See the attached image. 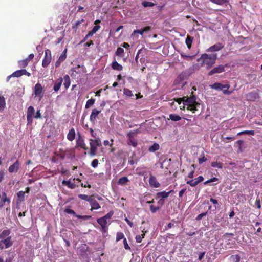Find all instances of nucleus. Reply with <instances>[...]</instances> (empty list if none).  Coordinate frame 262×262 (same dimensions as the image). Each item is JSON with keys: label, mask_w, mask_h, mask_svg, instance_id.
Returning <instances> with one entry per match:
<instances>
[{"label": "nucleus", "mask_w": 262, "mask_h": 262, "mask_svg": "<svg viewBox=\"0 0 262 262\" xmlns=\"http://www.w3.org/2000/svg\"><path fill=\"white\" fill-rule=\"evenodd\" d=\"M217 59V55L216 53L207 54H203L201 55L200 59L202 60V66L206 65L207 69H210L215 63Z\"/></svg>", "instance_id": "f257e3e1"}, {"label": "nucleus", "mask_w": 262, "mask_h": 262, "mask_svg": "<svg viewBox=\"0 0 262 262\" xmlns=\"http://www.w3.org/2000/svg\"><path fill=\"white\" fill-rule=\"evenodd\" d=\"M186 99H184L183 107L184 106H187V109L191 111L193 113H195L198 110V107L200 106V103L196 101V97L194 95L190 97H186Z\"/></svg>", "instance_id": "f03ea898"}, {"label": "nucleus", "mask_w": 262, "mask_h": 262, "mask_svg": "<svg viewBox=\"0 0 262 262\" xmlns=\"http://www.w3.org/2000/svg\"><path fill=\"white\" fill-rule=\"evenodd\" d=\"M230 87V84H222L221 83L215 82L211 85V88L216 90H222L223 93L225 95H230L232 93V91H229L228 89Z\"/></svg>", "instance_id": "7ed1b4c3"}, {"label": "nucleus", "mask_w": 262, "mask_h": 262, "mask_svg": "<svg viewBox=\"0 0 262 262\" xmlns=\"http://www.w3.org/2000/svg\"><path fill=\"white\" fill-rule=\"evenodd\" d=\"M52 60L51 52L49 49L45 50V56L42 61V66L43 68L47 67Z\"/></svg>", "instance_id": "20e7f679"}, {"label": "nucleus", "mask_w": 262, "mask_h": 262, "mask_svg": "<svg viewBox=\"0 0 262 262\" xmlns=\"http://www.w3.org/2000/svg\"><path fill=\"white\" fill-rule=\"evenodd\" d=\"M78 137L76 140V146L80 147V148L85 150H88V147L85 145L83 138L79 133H78Z\"/></svg>", "instance_id": "39448f33"}, {"label": "nucleus", "mask_w": 262, "mask_h": 262, "mask_svg": "<svg viewBox=\"0 0 262 262\" xmlns=\"http://www.w3.org/2000/svg\"><path fill=\"white\" fill-rule=\"evenodd\" d=\"M246 98L247 100L254 101L259 98V94L256 91H253L250 93H248L246 95Z\"/></svg>", "instance_id": "423d86ee"}, {"label": "nucleus", "mask_w": 262, "mask_h": 262, "mask_svg": "<svg viewBox=\"0 0 262 262\" xmlns=\"http://www.w3.org/2000/svg\"><path fill=\"white\" fill-rule=\"evenodd\" d=\"M228 67V65L226 64L225 66H219L217 67H215L212 69L209 73L208 75L211 76L215 73H221L225 71V67Z\"/></svg>", "instance_id": "0eeeda50"}, {"label": "nucleus", "mask_w": 262, "mask_h": 262, "mask_svg": "<svg viewBox=\"0 0 262 262\" xmlns=\"http://www.w3.org/2000/svg\"><path fill=\"white\" fill-rule=\"evenodd\" d=\"M42 92H43V88L41 86V84L37 83L35 84L34 87V94L35 96H38L40 97V99L42 97Z\"/></svg>", "instance_id": "6e6552de"}, {"label": "nucleus", "mask_w": 262, "mask_h": 262, "mask_svg": "<svg viewBox=\"0 0 262 262\" xmlns=\"http://www.w3.org/2000/svg\"><path fill=\"white\" fill-rule=\"evenodd\" d=\"M64 212L68 214H71L75 216L78 219H82L84 220L89 219L91 217V216L89 215H77L75 213V212L70 208H66L64 210Z\"/></svg>", "instance_id": "1a4fd4ad"}, {"label": "nucleus", "mask_w": 262, "mask_h": 262, "mask_svg": "<svg viewBox=\"0 0 262 262\" xmlns=\"http://www.w3.org/2000/svg\"><path fill=\"white\" fill-rule=\"evenodd\" d=\"M203 180H204L203 177L202 176H200L194 180H191L187 181L186 183L187 184H189L192 187H195L199 183L202 182Z\"/></svg>", "instance_id": "9d476101"}, {"label": "nucleus", "mask_w": 262, "mask_h": 262, "mask_svg": "<svg viewBox=\"0 0 262 262\" xmlns=\"http://www.w3.org/2000/svg\"><path fill=\"white\" fill-rule=\"evenodd\" d=\"M67 49H65L62 52L60 56H59L58 59L56 61L55 63V67L56 68L58 67L60 63L63 62L67 58Z\"/></svg>", "instance_id": "9b49d317"}, {"label": "nucleus", "mask_w": 262, "mask_h": 262, "mask_svg": "<svg viewBox=\"0 0 262 262\" xmlns=\"http://www.w3.org/2000/svg\"><path fill=\"white\" fill-rule=\"evenodd\" d=\"M149 183L150 186L154 188H158L160 186V184L157 181L156 178L151 174H150Z\"/></svg>", "instance_id": "f8f14e48"}, {"label": "nucleus", "mask_w": 262, "mask_h": 262, "mask_svg": "<svg viewBox=\"0 0 262 262\" xmlns=\"http://www.w3.org/2000/svg\"><path fill=\"white\" fill-rule=\"evenodd\" d=\"M20 163L18 160H16L12 165H10L8 168V171L10 173L17 172L19 168Z\"/></svg>", "instance_id": "ddd939ff"}, {"label": "nucleus", "mask_w": 262, "mask_h": 262, "mask_svg": "<svg viewBox=\"0 0 262 262\" xmlns=\"http://www.w3.org/2000/svg\"><path fill=\"white\" fill-rule=\"evenodd\" d=\"M223 46L221 43H217L216 44H215L212 46H211L210 48H209L206 51L207 52H215V51H218L220 50H221L223 48Z\"/></svg>", "instance_id": "4468645a"}, {"label": "nucleus", "mask_w": 262, "mask_h": 262, "mask_svg": "<svg viewBox=\"0 0 262 262\" xmlns=\"http://www.w3.org/2000/svg\"><path fill=\"white\" fill-rule=\"evenodd\" d=\"M101 112V111H98L96 108L93 109L91 114L90 117V120L94 123L96 121L97 117H98L99 113Z\"/></svg>", "instance_id": "2eb2a0df"}, {"label": "nucleus", "mask_w": 262, "mask_h": 262, "mask_svg": "<svg viewBox=\"0 0 262 262\" xmlns=\"http://www.w3.org/2000/svg\"><path fill=\"white\" fill-rule=\"evenodd\" d=\"M2 240L4 243L5 249L10 247L13 245V241L11 236L7 237V238L2 239Z\"/></svg>", "instance_id": "dca6fc26"}, {"label": "nucleus", "mask_w": 262, "mask_h": 262, "mask_svg": "<svg viewBox=\"0 0 262 262\" xmlns=\"http://www.w3.org/2000/svg\"><path fill=\"white\" fill-rule=\"evenodd\" d=\"M90 204L91 206V210L94 209L97 210L100 208V206L98 202L93 197L92 200H90Z\"/></svg>", "instance_id": "f3484780"}, {"label": "nucleus", "mask_w": 262, "mask_h": 262, "mask_svg": "<svg viewBox=\"0 0 262 262\" xmlns=\"http://www.w3.org/2000/svg\"><path fill=\"white\" fill-rule=\"evenodd\" d=\"M63 80L62 78H59L55 81L54 84L53 90L55 92H57L60 88Z\"/></svg>", "instance_id": "a211bd4d"}, {"label": "nucleus", "mask_w": 262, "mask_h": 262, "mask_svg": "<svg viewBox=\"0 0 262 262\" xmlns=\"http://www.w3.org/2000/svg\"><path fill=\"white\" fill-rule=\"evenodd\" d=\"M75 131L74 128H71L67 134V139L70 141H73L75 138Z\"/></svg>", "instance_id": "6ab92c4d"}, {"label": "nucleus", "mask_w": 262, "mask_h": 262, "mask_svg": "<svg viewBox=\"0 0 262 262\" xmlns=\"http://www.w3.org/2000/svg\"><path fill=\"white\" fill-rule=\"evenodd\" d=\"M92 143L93 142H90V150L89 152V155L91 157L95 156L96 155V151L98 147Z\"/></svg>", "instance_id": "aec40b11"}, {"label": "nucleus", "mask_w": 262, "mask_h": 262, "mask_svg": "<svg viewBox=\"0 0 262 262\" xmlns=\"http://www.w3.org/2000/svg\"><path fill=\"white\" fill-rule=\"evenodd\" d=\"M151 30V27L146 26L144 27L143 29L141 30H136L133 31V34H135L136 33H139L140 35H143L144 32L149 31Z\"/></svg>", "instance_id": "412c9836"}, {"label": "nucleus", "mask_w": 262, "mask_h": 262, "mask_svg": "<svg viewBox=\"0 0 262 262\" xmlns=\"http://www.w3.org/2000/svg\"><path fill=\"white\" fill-rule=\"evenodd\" d=\"M10 199L9 198H1L0 200V208H3L5 205L9 206L10 204Z\"/></svg>", "instance_id": "4be33fe9"}, {"label": "nucleus", "mask_w": 262, "mask_h": 262, "mask_svg": "<svg viewBox=\"0 0 262 262\" xmlns=\"http://www.w3.org/2000/svg\"><path fill=\"white\" fill-rule=\"evenodd\" d=\"M111 67L114 70L118 71H122L123 70V67L118 63L116 61H113L112 63Z\"/></svg>", "instance_id": "5701e85b"}, {"label": "nucleus", "mask_w": 262, "mask_h": 262, "mask_svg": "<svg viewBox=\"0 0 262 262\" xmlns=\"http://www.w3.org/2000/svg\"><path fill=\"white\" fill-rule=\"evenodd\" d=\"M62 184L67 186L70 189H74L76 187V185L74 183H71L70 180H63L62 182Z\"/></svg>", "instance_id": "b1692460"}, {"label": "nucleus", "mask_w": 262, "mask_h": 262, "mask_svg": "<svg viewBox=\"0 0 262 262\" xmlns=\"http://www.w3.org/2000/svg\"><path fill=\"white\" fill-rule=\"evenodd\" d=\"M160 146L159 144L157 143H154L151 146H150L148 148V151L150 152H154L156 151H157L159 149Z\"/></svg>", "instance_id": "393cba45"}, {"label": "nucleus", "mask_w": 262, "mask_h": 262, "mask_svg": "<svg viewBox=\"0 0 262 262\" xmlns=\"http://www.w3.org/2000/svg\"><path fill=\"white\" fill-rule=\"evenodd\" d=\"M168 196V193H167L166 191H161L158 192L156 194L157 199H163L164 198H166Z\"/></svg>", "instance_id": "a878e982"}, {"label": "nucleus", "mask_w": 262, "mask_h": 262, "mask_svg": "<svg viewBox=\"0 0 262 262\" xmlns=\"http://www.w3.org/2000/svg\"><path fill=\"white\" fill-rule=\"evenodd\" d=\"M90 142H93L92 144L98 147H100L102 146L101 139L99 137L96 138L95 139H90Z\"/></svg>", "instance_id": "bb28decb"}, {"label": "nucleus", "mask_w": 262, "mask_h": 262, "mask_svg": "<svg viewBox=\"0 0 262 262\" xmlns=\"http://www.w3.org/2000/svg\"><path fill=\"white\" fill-rule=\"evenodd\" d=\"M10 234V231L9 229L4 230L0 234V239H5Z\"/></svg>", "instance_id": "cd10ccee"}, {"label": "nucleus", "mask_w": 262, "mask_h": 262, "mask_svg": "<svg viewBox=\"0 0 262 262\" xmlns=\"http://www.w3.org/2000/svg\"><path fill=\"white\" fill-rule=\"evenodd\" d=\"M97 221V223L101 226V227H104L105 226H107V221L103 217L98 219Z\"/></svg>", "instance_id": "c85d7f7f"}, {"label": "nucleus", "mask_w": 262, "mask_h": 262, "mask_svg": "<svg viewBox=\"0 0 262 262\" xmlns=\"http://www.w3.org/2000/svg\"><path fill=\"white\" fill-rule=\"evenodd\" d=\"M22 76V74L20 70L13 72L11 75L7 77V81H9L10 78L12 77H20Z\"/></svg>", "instance_id": "c756f323"}, {"label": "nucleus", "mask_w": 262, "mask_h": 262, "mask_svg": "<svg viewBox=\"0 0 262 262\" xmlns=\"http://www.w3.org/2000/svg\"><path fill=\"white\" fill-rule=\"evenodd\" d=\"M129 181L128 179L126 177H123L120 178L118 181V184L121 185H125L127 182Z\"/></svg>", "instance_id": "7c9ffc66"}, {"label": "nucleus", "mask_w": 262, "mask_h": 262, "mask_svg": "<svg viewBox=\"0 0 262 262\" xmlns=\"http://www.w3.org/2000/svg\"><path fill=\"white\" fill-rule=\"evenodd\" d=\"M193 37L187 35L186 38L185 43L189 49L191 47V45L193 41Z\"/></svg>", "instance_id": "2f4dec72"}, {"label": "nucleus", "mask_w": 262, "mask_h": 262, "mask_svg": "<svg viewBox=\"0 0 262 262\" xmlns=\"http://www.w3.org/2000/svg\"><path fill=\"white\" fill-rule=\"evenodd\" d=\"M63 79L64 80V86L65 88L67 89L70 86L71 83L70 77L68 75H66L64 76Z\"/></svg>", "instance_id": "473e14b6"}, {"label": "nucleus", "mask_w": 262, "mask_h": 262, "mask_svg": "<svg viewBox=\"0 0 262 262\" xmlns=\"http://www.w3.org/2000/svg\"><path fill=\"white\" fill-rule=\"evenodd\" d=\"M28 63L29 62L25 59L18 61V64L19 68H24L27 66Z\"/></svg>", "instance_id": "72a5a7b5"}, {"label": "nucleus", "mask_w": 262, "mask_h": 262, "mask_svg": "<svg viewBox=\"0 0 262 262\" xmlns=\"http://www.w3.org/2000/svg\"><path fill=\"white\" fill-rule=\"evenodd\" d=\"M169 118H170V119H171L172 121H179L181 119V117L179 115L175 114H170Z\"/></svg>", "instance_id": "f704fd0d"}, {"label": "nucleus", "mask_w": 262, "mask_h": 262, "mask_svg": "<svg viewBox=\"0 0 262 262\" xmlns=\"http://www.w3.org/2000/svg\"><path fill=\"white\" fill-rule=\"evenodd\" d=\"M78 197L81 199L88 201L90 203V200H92L93 196H88V195L86 194H79L78 195Z\"/></svg>", "instance_id": "c9c22d12"}, {"label": "nucleus", "mask_w": 262, "mask_h": 262, "mask_svg": "<svg viewBox=\"0 0 262 262\" xmlns=\"http://www.w3.org/2000/svg\"><path fill=\"white\" fill-rule=\"evenodd\" d=\"M212 3L219 5H222L225 3L229 2V0H210Z\"/></svg>", "instance_id": "e433bc0d"}, {"label": "nucleus", "mask_w": 262, "mask_h": 262, "mask_svg": "<svg viewBox=\"0 0 262 262\" xmlns=\"http://www.w3.org/2000/svg\"><path fill=\"white\" fill-rule=\"evenodd\" d=\"M249 135L253 136L255 134V132L254 130H243L239 132L237 134V135Z\"/></svg>", "instance_id": "4c0bfd02"}, {"label": "nucleus", "mask_w": 262, "mask_h": 262, "mask_svg": "<svg viewBox=\"0 0 262 262\" xmlns=\"http://www.w3.org/2000/svg\"><path fill=\"white\" fill-rule=\"evenodd\" d=\"M124 50L123 48L121 47H118L117 49V50L115 52V54L117 56L123 57V53H124Z\"/></svg>", "instance_id": "58836bf2"}, {"label": "nucleus", "mask_w": 262, "mask_h": 262, "mask_svg": "<svg viewBox=\"0 0 262 262\" xmlns=\"http://www.w3.org/2000/svg\"><path fill=\"white\" fill-rule=\"evenodd\" d=\"M25 192L23 191H19L17 193L18 199L20 201H24L25 199Z\"/></svg>", "instance_id": "ea45409f"}, {"label": "nucleus", "mask_w": 262, "mask_h": 262, "mask_svg": "<svg viewBox=\"0 0 262 262\" xmlns=\"http://www.w3.org/2000/svg\"><path fill=\"white\" fill-rule=\"evenodd\" d=\"M6 105L5 99L3 96L0 95V110L4 109Z\"/></svg>", "instance_id": "a19ab883"}, {"label": "nucleus", "mask_w": 262, "mask_h": 262, "mask_svg": "<svg viewBox=\"0 0 262 262\" xmlns=\"http://www.w3.org/2000/svg\"><path fill=\"white\" fill-rule=\"evenodd\" d=\"M123 94L127 97H132L133 96L132 91L127 88L123 89Z\"/></svg>", "instance_id": "79ce46f5"}, {"label": "nucleus", "mask_w": 262, "mask_h": 262, "mask_svg": "<svg viewBox=\"0 0 262 262\" xmlns=\"http://www.w3.org/2000/svg\"><path fill=\"white\" fill-rule=\"evenodd\" d=\"M211 165L213 167H217L219 169L223 168V163L221 162H213Z\"/></svg>", "instance_id": "37998d69"}, {"label": "nucleus", "mask_w": 262, "mask_h": 262, "mask_svg": "<svg viewBox=\"0 0 262 262\" xmlns=\"http://www.w3.org/2000/svg\"><path fill=\"white\" fill-rule=\"evenodd\" d=\"M125 237H124V234L122 232H118L116 234V241L118 242L121 239H124Z\"/></svg>", "instance_id": "c03bdc74"}, {"label": "nucleus", "mask_w": 262, "mask_h": 262, "mask_svg": "<svg viewBox=\"0 0 262 262\" xmlns=\"http://www.w3.org/2000/svg\"><path fill=\"white\" fill-rule=\"evenodd\" d=\"M142 5L144 7H152L155 5V4L151 2H148V1H144L142 3Z\"/></svg>", "instance_id": "a18cd8bd"}, {"label": "nucleus", "mask_w": 262, "mask_h": 262, "mask_svg": "<svg viewBox=\"0 0 262 262\" xmlns=\"http://www.w3.org/2000/svg\"><path fill=\"white\" fill-rule=\"evenodd\" d=\"M34 108L32 106H30L28 108L27 115L31 116L33 117V115L34 113Z\"/></svg>", "instance_id": "49530a36"}, {"label": "nucleus", "mask_w": 262, "mask_h": 262, "mask_svg": "<svg viewBox=\"0 0 262 262\" xmlns=\"http://www.w3.org/2000/svg\"><path fill=\"white\" fill-rule=\"evenodd\" d=\"M94 102H95V99H92V98L89 99L86 101V103L85 104V108H89L90 106H91L92 105L94 104Z\"/></svg>", "instance_id": "de8ad7c7"}, {"label": "nucleus", "mask_w": 262, "mask_h": 262, "mask_svg": "<svg viewBox=\"0 0 262 262\" xmlns=\"http://www.w3.org/2000/svg\"><path fill=\"white\" fill-rule=\"evenodd\" d=\"M84 21V20L83 19H81L80 20L77 21L73 25L72 28L77 30L79 26Z\"/></svg>", "instance_id": "09e8293b"}, {"label": "nucleus", "mask_w": 262, "mask_h": 262, "mask_svg": "<svg viewBox=\"0 0 262 262\" xmlns=\"http://www.w3.org/2000/svg\"><path fill=\"white\" fill-rule=\"evenodd\" d=\"M127 144L132 145L134 147H136L137 146V142L133 139H128L127 140Z\"/></svg>", "instance_id": "8fccbe9b"}, {"label": "nucleus", "mask_w": 262, "mask_h": 262, "mask_svg": "<svg viewBox=\"0 0 262 262\" xmlns=\"http://www.w3.org/2000/svg\"><path fill=\"white\" fill-rule=\"evenodd\" d=\"M160 209V207L155 206L153 205H150V210L152 213H155Z\"/></svg>", "instance_id": "3c124183"}, {"label": "nucleus", "mask_w": 262, "mask_h": 262, "mask_svg": "<svg viewBox=\"0 0 262 262\" xmlns=\"http://www.w3.org/2000/svg\"><path fill=\"white\" fill-rule=\"evenodd\" d=\"M99 164V161L98 159H94L91 162V166L94 168H96Z\"/></svg>", "instance_id": "603ef678"}, {"label": "nucleus", "mask_w": 262, "mask_h": 262, "mask_svg": "<svg viewBox=\"0 0 262 262\" xmlns=\"http://www.w3.org/2000/svg\"><path fill=\"white\" fill-rule=\"evenodd\" d=\"M144 236H145L144 233H143L142 235H137L136 236V242L141 243L142 242V238H144Z\"/></svg>", "instance_id": "864d4df0"}, {"label": "nucleus", "mask_w": 262, "mask_h": 262, "mask_svg": "<svg viewBox=\"0 0 262 262\" xmlns=\"http://www.w3.org/2000/svg\"><path fill=\"white\" fill-rule=\"evenodd\" d=\"M113 214H114L113 211H111L108 213H107L105 215L103 216V217H104V219H105L107 221V219H111L112 217Z\"/></svg>", "instance_id": "5fc2aeb1"}, {"label": "nucleus", "mask_w": 262, "mask_h": 262, "mask_svg": "<svg viewBox=\"0 0 262 262\" xmlns=\"http://www.w3.org/2000/svg\"><path fill=\"white\" fill-rule=\"evenodd\" d=\"M207 211L203 212V213H202L199 214L196 216V220H198V221H199V220H201L202 219V217H203L204 216H206L207 215Z\"/></svg>", "instance_id": "6e6d98bb"}, {"label": "nucleus", "mask_w": 262, "mask_h": 262, "mask_svg": "<svg viewBox=\"0 0 262 262\" xmlns=\"http://www.w3.org/2000/svg\"><path fill=\"white\" fill-rule=\"evenodd\" d=\"M124 247L126 250H130V247L127 243L126 238L123 239Z\"/></svg>", "instance_id": "4d7b16f0"}, {"label": "nucleus", "mask_w": 262, "mask_h": 262, "mask_svg": "<svg viewBox=\"0 0 262 262\" xmlns=\"http://www.w3.org/2000/svg\"><path fill=\"white\" fill-rule=\"evenodd\" d=\"M185 98V97L183 98H174L173 100L177 102L179 104H180L182 101L184 102V99Z\"/></svg>", "instance_id": "13d9d810"}, {"label": "nucleus", "mask_w": 262, "mask_h": 262, "mask_svg": "<svg viewBox=\"0 0 262 262\" xmlns=\"http://www.w3.org/2000/svg\"><path fill=\"white\" fill-rule=\"evenodd\" d=\"M20 70L22 74V76L23 75H27L28 77H30L31 76V74L29 72H27L26 69H21Z\"/></svg>", "instance_id": "bf43d9fd"}, {"label": "nucleus", "mask_w": 262, "mask_h": 262, "mask_svg": "<svg viewBox=\"0 0 262 262\" xmlns=\"http://www.w3.org/2000/svg\"><path fill=\"white\" fill-rule=\"evenodd\" d=\"M217 180V178H216V177H213L212 178H211L210 179L205 181L204 184L205 185H207L208 183H211V182H214V181H216Z\"/></svg>", "instance_id": "052dcab7"}, {"label": "nucleus", "mask_w": 262, "mask_h": 262, "mask_svg": "<svg viewBox=\"0 0 262 262\" xmlns=\"http://www.w3.org/2000/svg\"><path fill=\"white\" fill-rule=\"evenodd\" d=\"M100 26L99 25H95L93 29H92V31L95 34L97 31L99 30Z\"/></svg>", "instance_id": "680f3d73"}, {"label": "nucleus", "mask_w": 262, "mask_h": 262, "mask_svg": "<svg viewBox=\"0 0 262 262\" xmlns=\"http://www.w3.org/2000/svg\"><path fill=\"white\" fill-rule=\"evenodd\" d=\"M210 201L212 203H213L214 205H215L214 207H215V209H216L217 208L216 205L218 204L217 200L215 199H213V198H211L210 199Z\"/></svg>", "instance_id": "e2e57ef3"}, {"label": "nucleus", "mask_w": 262, "mask_h": 262, "mask_svg": "<svg viewBox=\"0 0 262 262\" xmlns=\"http://www.w3.org/2000/svg\"><path fill=\"white\" fill-rule=\"evenodd\" d=\"M207 161V159L204 156H203L202 158H200L198 160L199 163L200 164H202L204 162H205Z\"/></svg>", "instance_id": "0e129e2a"}, {"label": "nucleus", "mask_w": 262, "mask_h": 262, "mask_svg": "<svg viewBox=\"0 0 262 262\" xmlns=\"http://www.w3.org/2000/svg\"><path fill=\"white\" fill-rule=\"evenodd\" d=\"M112 143L110 144L109 141L108 140H104L103 142V144L104 145L106 146L110 145V147H112L113 144V140H111Z\"/></svg>", "instance_id": "69168bd1"}, {"label": "nucleus", "mask_w": 262, "mask_h": 262, "mask_svg": "<svg viewBox=\"0 0 262 262\" xmlns=\"http://www.w3.org/2000/svg\"><path fill=\"white\" fill-rule=\"evenodd\" d=\"M186 190V188H184V189H182V190H181L179 193V197H182L183 195V194L185 193Z\"/></svg>", "instance_id": "338daca9"}, {"label": "nucleus", "mask_w": 262, "mask_h": 262, "mask_svg": "<svg viewBox=\"0 0 262 262\" xmlns=\"http://www.w3.org/2000/svg\"><path fill=\"white\" fill-rule=\"evenodd\" d=\"M34 55L33 54H30L28 57L26 59L28 62L33 59Z\"/></svg>", "instance_id": "774afa93"}]
</instances>
